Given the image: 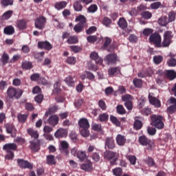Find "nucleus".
<instances>
[{
  "label": "nucleus",
  "instance_id": "1",
  "mask_svg": "<svg viewBox=\"0 0 176 176\" xmlns=\"http://www.w3.org/2000/svg\"><path fill=\"white\" fill-rule=\"evenodd\" d=\"M80 127V133L82 137L85 138L90 135V131H89V129H90V124L89 123V120L87 118H81L78 121V123Z\"/></svg>",
  "mask_w": 176,
  "mask_h": 176
},
{
  "label": "nucleus",
  "instance_id": "2",
  "mask_svg": "<svg viewBox=\"0 0 176 176\" xmlns=\"http://www.w3.org/2000/svg\"><path fill=\"white\" fill-rule=\"evenodd\" d=\"M163 120H164V117L160 115L153 114L151 116V124L158 130H163L164 129Z\"/></svg>",
  "mask_w": 176,
  "mask_h": 176
},
{
  "label": "nucleus",
  "instance_id": "3",
  "mask_svg": "<svg viewBox=\"0 0 176 176\" xmlns=\"http://www.w3.org/2000/svg\"><path fill=\"white\" fill-rule=\"evenodd\" d=\"M76 21H79V23L74 27V31H75L76 34L82 32L83 31V28H86V27H87L86 17L83 15H80L76 17Z\"/></svg>",
  "mask_w": 176,
  "mask_h": 176
},
{
  "label": "nucleus",
  "instance_id": "4",
  "mask_svg": "<svg viewBox=\"0 0 176 176\" xmlns=\"http://www.w3.org/2000/svg\"><path fill=\"white\" fill-rule=\"evenodd\" d=\"M7 96L11 100H13V98L19 100V98L23 96V90L10 87L7 90Z\"/></svg>",
  "mask_w": 176,
  "mask_h": 176
},
{
  "label": "nucleus",
  "instance_id": "5",
  "mask_svg": "<svg viewBox=\"0 0 176 176\" xmlns=\"http://www.w3.org/2000/svg\"><path fill=\"white\" fill-rule=\"evenodd\" d=\"M148 41L150 43H153V45H155L157 47H162V36H160L159 32H155L153 33L150 36Z\"/></svg>",
  "mask_w": 176,
  "mask_h": 176
},
{
  "label": "nucleus",
  "instance_id": "6",
  "mask_svg": "<svg viewBox=\"0 0 176 176\" xmlns=\"http://www.w3.org/2000/svg\"><path fill=\"white\" fill-rule=\"evenodd\" d=\"M173 32L168 30L164 34V40L161 43L162 47H168L171 45V39H173Z\"/></svg>",
  "mask_w": 176,
  "mask_h": 176
},
{
  "label": "nucleus",
  "instance_id": "7",
  "mask_svg": "<svg viewBox=\"0 0 176 176\" xmlns=\"http://www.w3.org/2000/svg\"><path fill=\"white\" fill-rule=\"evenodd\" d=\"M46 17L43 16H40L37 17L34 21V26L37 30H43L46 25Z\"/></svg>",
  "mask_w": 176,
  "mask_h": 176
},
{
  "label": "nucleus",
  "instance_id": "8",
  "mask_svg": "<svg viewBox=\"0 0 176 176\" xmlns=\"http://www.w3.org/2000/svg\"><path fill=\"white\" fill-rule=\"evenodd\" d=\"M139 142L140 145H142L143 146H146V145H148V149H151L152 146H153V142L145 135H142L139 138Z\"/></svg>",
  "mask_w": 176,
  "mask_h": 176
},
{
  "label": "nucleus",
  "instance_id": "9",
  "mask_svg": "<svg viewBox=\"0 0 176 176\" xmlns=\"http://www.w3.org/2000/svg\"><path fill=\"white\" fill-rule=\"evenodd\" d=\"M16 163L20 168H29V170H32L33 168L32 164L30 163V162L24 160L23 159H18L16 160Z\"/></svg>",
  "mask_w": 176,
  "mask_h": 176
},
{
  "label": "nucleus",
  "instance_id": "10",
  "mask_svg": "<svg viewBox=\"0 0 176 176\" xmlns=\"http://www.w3.org/2000/svg\"><path fill=\"white\" fill-rule=\"evenodd\" d=\"M104 61L107 62V64L113 65L119 61V59H118V55L116 54H109L105 56Z\"/></svg>",
  "mask_w": 176,
  "mask_h": 176
},
{
  "label": "nucleus",
  "instance_id": "11",
  "mask_svg": "<svg viewBox=\"0 0 176 176\" xmlns=\"http://www.w3.org/2000/svg\"><path fill=\"white\" fill-rule=\"evenodd\" d=\"M104 159H107V160H112L110 162L111 164H115L116 162H118V158H115V156H116V153L111 151H106L104 153Z\"/></svg>",
  "mask_w": 176,
  "mask_h": 176
},
{
  "label": "nucleus",
  "instance_id": "12",
  "mask_svg": "<svg viewBox=\"0 0 176 176\" xmlns=\"http://www.w3.org/2000/svg\"><path fill=\"white\" fill-rule=\"evenodd\" d=\"M5 128L7 134H10L12 138H16L17 129H16L14 125L12 124H6Z\"/></svg>",
  "mask_w": 176,
  "mask_h": 176
},
{
  "label": "nucleus",
  "instance_id": "13",
  "mask_svg": "<svg viewBox=\"0 0 176 176\" xmlns=\"http://www.w3.org/2000/svg\"><path fill=\"white\" fill-rule=\"evenodd\" d=\"M156 74L158 75L156 78L157 85H162V83H163V80L166 79V72L160 69L156 72Z\"/></svg>",
  "mask_w": 176,
  "mask_h": 176
},
{
  "label": "nucleus",
  "instance_id": "14",
  "mask_svg": "<svg viewBox=\"0 0 176 176\" xmlns=\"http://www.w3.org/2000/svg\"><path fill=\"white\" fill-rule=\"evenodd\" d=\"M38 46L39 49H44L45 50H47L48 52L53 49V45H52L50 43L47 41H38Z\"/></svg>",
  "mask_w": 176,
  "mask_h": 176
},
{
  "label": "nucleus",
  "instance_id": "15",
  "mask_svg": "<svg viewBox=\"0 0 176 176\" xmlns=\"http://www.w3.org/2000/svg\"><path fill=\"white\" fill-rule=\"evenodd\" d=\"M64 82L69 86V87H75L76 77L75 76H68L64 79Z\"/></svg>",
  "mask_w": 176,
  "mask_h": 176
},
{
  "label": "nucleus",
  "instance_id": "16",
  "mask_svg": "<svg viewBox=\"0 0 176 176\" xmlns=\"http://www.w3.org/2000/svg\"><path fill=\"white\" fill-rule=\"evenodd\" d=\"M170 102L173 104L167 108V112L168 113L173 115V113H175L176 112V98L171 97L170 98Z\"/></svg>",
  "mask_w": 176,
  "mask_h": 176
},
{
  "label": "nucleus",
  "instance_id": "17",
  "mask_svg": "<svg viewBox=\"0 0 176 176\" xmlns=\"http://www.w3.org/2000/svg\"><path fill=\"white\" fill-rule=\"evenodd\" d=\"M68 132L65 129L59 128L54 133V137L56 138H65Z\"/></svg>",
  "mask_w": 176,
  "mask_h": 176
},
{
  "label": "nucleus",
  "instance_id": "18",
  "mask_svg": "<svg viewBox=\"0 0 176 176\" xmlns=\"http://www.w3.org/2000/svg\"><path fill=\"white\" fill-rule=\"evenodd\" d=\"M148 100L150 104H151V105H154L155 108H160V107H162L160 100L155 97L151 96V94L148 95Z\"/></svg>",
  "mask_w": 176,
  "mask_h": 176
},
{
  "label": "nucleus",
  "instance_id": "19",
  "mask_svg": "<svg viewBox=\"0 0 176 176\" xmlns=\"http://www.w3.org/2000/svg\"><path fill=\"white\" fill-rule=\"evenodd\" d=\"M3 149L6 151L13 152L14 151H17V144L15 143H8L4 144Z\"/></svg>",
  "mask_w": 176,
  "mask_h": 176
},
{
  "label": "nucleus",
  "instance_id": "20",
  "mask_svg": "<svg viewBox=\"0 0 176 176\" xmlns=\"http://www.w3.org/2000/svg\"><path fill=\"white\" fill-rule=\"evenodd\" d=\"M116 141L119 146H124V144L127 142V139L126 136L118 134L116 138Z\"/></svg>",
  "mask_w": 176,
  "mask_h": 176
},
{
  "label": "nucleus",
  "instance_id": "21",
  "mask_svg": "<svg viewBox=\"0 0 176 176\" xmlns=\"http://www.w3.org/2000/svg\"><path fill=\"white\" fill-rule=\"evenodd\" d=\"M80 168L81 170L89 173L93 170V164L90 161L84 162L80 165Z\"/></svg>",
  "mask_w": 176,
  "mask_h": 176
},
{
  "label": "nucleus",
  "instance_id": "22",
  "mask_svg": "<svg viewBox=\"0 0 176 176\" xmlns=\"http://www.w3.org/2000/svg\"><path fill=\"white\" fill-rule=\"evenodd\" d=\"M105 148H107V149H113L115 148L113 138H107L105 139Z\"/></svg>",
  "mask_w": 176,
  "mask_h": 176
},
{
  "label": "nucleus",
  "instance_id": "23",
  "mask_svg": "<svg viewBox=\"0 0 176 176\" xmlns=\"http://www.w3.org/2000/svg\"><path fill=\"white\" fill-rule=\"evenodd\" d=\"M120 74V67H110L108 69L109 76H116Z\"/></svg>",
  "mask_w": 176,
  "mask_h": 176
},
{
  "label": "nucleus",
  "instance_id": "24",
  "mask_svg": "<svg viewBox=\"0 0 176 176\" xmlns=\"http://www.w3.org/2000/svg\"><path fill=\"white\" fill-rule=\"evenodd\" d=\"M27 132L32 138H34V140H38V138H39V133H38V131H35L32 128H29L27 129Z\"/></svg>",
  "mask_w": 176,
  "mask_h": 176
},
{
  "label": "nucleus",
  "instance_id": "25",
  "mask_svg": "<svg viewBox=\"0 0 176 176\" xmlns=\"http://www.w3.org/2000/svg\"><path fill=\"white\" fill-rule=\"evenodd\" d=\"M21 68L22 69L28 71L29 69H32V68H34V65H32V62L24 60L21 63Z\"/></svg>",
  "mask_w": 176,
  "mask_h": 176
},
{
  "label": "nucleus",
  "instance_id": "26",
  "mask_svg": "<svg viewBox=\"0 0 176 176\" xmlns=\"http://www.w3.org/2000/svg\"><path fill=\"white\" fill-rule=\"evenodd\" d=\"M48 123L51 126H56V124H58V116L56 115L51 116L48 119Z\"/></svg>",
  "mask_w": 176,
  "mask_h": 176
},
{
  "label": "nucleus",
  "instance_id": "27",
  "mask_svg": "<svg viewBox=\"0 0 176 176\" xmlns=\"http://www.w3.org/2000/svg\"><path fill=\"white\" fill-rule=\"evenodd\" d=\"M166 78H168L170 80H174L176 79V72L174 70H168L166 72Z\"/></svg>",
  "mask_w": 176,
  "mask_h": 176
},
{
  "label": "nucleus",
  "instance_id": "28",
  "mask_svg": "<svg viewBox=\"0 0 176 176\" xmlns=\"http://www.w3.org/2000/svg\"><path fill=\"white\" fill-rule=\"evenodd\" d=\"M73 8L75 12H82L83 10V6L79 1H76L73 4Z\"/></svg>",
  "mask_w": 176,
  "mask_h": 176
},
{
  "label": "nucleus",
  "instance_id": "29",
  "mask_svg": "<svg viewBox=\"0 0 176 176\" xmlns=\"http://www.w3.org/2000/svg\"><path fill=\"white\" fill-rule=\"evenodd\" d=\"M168 23V18H167L166 16H161L158 19V24H160V25H162V27H166V25H167Z\"/></svg>",
  "mask_w": 176,
  "mask_h": 176
},
{
  "label": "nucleus",
  "instance_id": "30",
  "mask_svg": "<svg viewBox=\"0 0 176 176\" xmlns=\"http://www.w3.org/2000/svg\"><path fill=\"white\" fill-rule=\"evenodd\" d=\"M60 146L62 151H64L66 155L69 154V151H68V148H69V144H68V142H67V141L60 142Z\"/></svg>",
  "mask_w": 176,
  "mask_h": 176
},
{
  "label": "nucleus",
  "instance_id": "31",
  "mask_svg": "<svg viewBox=\"0 0 176 176\" xmlns=\"http://www.w3.org/2000/svg\"><path fill=\"white\" fill-rule=\"evenodd\" d=\"M67 5H68L67 1H60L55 3V8L57 9V10H61L62 9L67 8Z\"/></svg>",
  "mask_w": 176,
  "mask_h": 176
},
{
  "label": "nucleus",
  "instance_id": "32",
  "mask_svg": "<svg viewBox=\"0 0 176 176\" xmlns=\"http://www.w3.org/2000/svg\"><path fill=\"white\" fill-rule=\"evenodd\" d=\"M16 25L19 30H25V28H27V22H25L24 19L19 20Z\"/></svg>",
  "mask_w": 176,
  "mask_h": 176
},
{
  "label": "nucleus",
  "instance_id": "33",
  "mask_svg": "<svg viewBox=\"0 0 176 176\" xmlns=\"http://www.w3.org/2000/svg\"><path fill=\"white\" fill-rule=\"evenodd\" d=\"M47 164H50L51 166L56 165V158L54 157V155H47Z\"/></svg>",
  "mask_w": 176,
  "mask_h": 176
},
{
  "label": "nucleus",
  "instance_id": "34",
  "mask_svg": "<svg viewBox=\"0 0 176 176\" xmlns=\"http://www.w3.org/2000/svg\"><path fill=\"white\" fill-rule=\"evenodd\" d=\"M6 35H13L14 34V28L12 25L7 26L4 28Z\"/></svg>",
  "mask_w": 176,
  "mask_h": 176
},
{
  "label": "nucleus",
  "instance_id": "35",
  "mask_svg": "<svg viewBox=\"0 0 176 176\" xmlns=\"http://www.w3.org/2000/svg\"><path fill=\"white\" fill-rule=\"evenodd\" d=\"M30 148L33 152H38L41 148L39 147V143L34 141L30 142Z\"/></svg>",
  "mask_w": 176,
  "mask_h": 176
},
{
  "label": "nucleus",
  "instance_id": "36",
  "mask_svg": "<svg viewBox=\"0 0 176 176\" xmlns=\"http://www.w3.org/2000/svg\"><path fill=\"white\" fill-rule=\"evenodd\" d=\"M0 61L2 63V65H6L9 63V55L4 52L0 59Z\"/></svg>",
  "mask_w": 176,
  "mask_h": 176
},
{
  "label": "nucleus",
  "instance_id": "37",
  "mask_svg": "<svg viewBox=\"0 0 176 176\" xmlns=\"http://www.w3.org/2000/svg\"><path fill=\"white\" fill-rule=\"evenodd\" d=\"M29 114H19L17 116L19 122L21 123H25L27 122V119L28 118Z\"/></svg>",
  "mask_w": 176,
  "mask_h": 176
},
{
  "label": "nucleus",
  "instance_id": "38",
  "mask_svg": "<svg viewBox=\"0 0 176 176\" xmlns=\"http://www.w3.org/2000/svg\"><path fill=\"white\" fill-rule=\"evenodd\" d=\"M98 119L102 123L103 122H108V120L109 119V115H108L107 113H103L98 116Z\"/></svg>",
  "mask_w": 176,
  "mask_h": 176
},
{
  "label": "nucleus",
  "instance_id": "39",
  "mask_svg": "<svg viewBox=\"0 0 176 176\" xmlns=\"http://www.w3.org/2000/svg\"><path fill=\"white\" fill-rule=\"evenodd\" d=\"M118 25L122 30H125L127 27V21L124 18H120L118 21Z\"/></svg>",
  "mask_w": 176,
  "mask_h": 176
},
{
  "label": "nucleus",
  "instance_id": "40",
  "mask_svg": "<svg viewBox=\"0 0 176 176\" xmlns=\"http://www.w3.org/2000/svg\"><path fill=\"white\" fill-rule=\"evenodd\" d=\"M133 83L135 87H137L138 89H140V87H142V80L140 78H134Z\"/></svg>",
  "mask_w": 176,
  "mask_h": 176
},
{
  "label": "nucleus",
  "instance_id": "41",
  "mask_svg": "<svg viewBox=\"0 0 176 176\" xmlns=\"http://www.w3.org/2000/svg\"><path fill=\"white\" fill-rule=\"evenodd\" d=\"M78 36H69L67 39V43H69V45L78 43Z\"/></svg>",
  "mask_w": 176,
  "mask_h": 176
},
{
  "label": "nucleus",
  "instance_id": "42",
  "mask_svg": "<svg viewBox=\"0 0 176 176\" xmlns=\"http://www.w3.org/2000/svg\"><path fill=\"white\" fill-rule=\"evenodd\" d=\"M110 120L113 123V124L116 125L117 127H120V125H121L120 121H119L118 120V118L115 117V116H111Z\"/></svg>",
  "mask_w": 176,
  "mask_h": 176
},
{
  "label": "nucleus",
  "instance_id": "43",
  "mask_svg": "<svg viewBox=\"0 0 176 176\" xmlns=\"http://www.w3.org/2000/svg\"><path fill=\"white\" fill-rule=\"evenodd\" d=\"M142 122L138 120H135V122L133 124V128L135 130H141V129H142Z\"/></svg>",
  "mask_w": 176,
  "mask_h": 176
},
{
  "label": "nucleus",
  "instance_id": "44",
  "mask_svg": "<svg viewBox=\"0 0 176 176\" xmlns=\"http://www.w3.org/2000/svg\"><path fill=\"white\" fill-rule=\"evenodd\" d=\"M146 164L148 165L150 167H154L155 166V160H153V158L151 157H148L147 159L144 160Z\"/></svg>",
  "mask_w": 176,
  "mask_h": 176
},
{
  "label": "nucleus",
  "instance_id": "45",
  "mask_svg": "<svg viewBox=\"0 0 176 176\" xmlns=\"http://www.w3.org/2000/svg\"><path fill=\"white\" fill-rule=\"evenodd\" d=\"M40 78H41V74L39 73H34L32 74L30 76V80H32V82H38Z\"/></svg>",
  "mask_w": 176,
  "mask_h": 176
},
{
  "label": "nucleus",
  "instance_id": "46",
  "mask_svg": "<svg viewBox=\"0 0 176 176\" xmlns=\"http://www.w3.org/2000/svg\"><path fill=\"white\" fill-rule=\"evenodd\" d=\"M141 16L143 19H145V20H149V19L152 18V13L149 11H144L142 12Z\"/></svg>",
  "mask_w": 176,
  "mask_h": 176
},
{
  "label": "nucleus",
  "instance_id": "47",
  "mask_svg": "<svg viewBox=\"0 0 176 176\" xmlns=\"http://www.w3.org/2000/svg\"><path fill=\"white\" fill-rule=\"evenodd\" d=\"M97 10H98V7L96 4H92L87 8L89 13H96Z\"/></svg>",
  "mask_w": 176,
  "mask_h": 176
},
{
  "label": "nucleus",
  "instance_id": "48",
  "mask_svg": "<svg viewBox=\"0 0 176 176\" xmlns=\"http://www.w3.org/2000/svg\"><path fill=\"white\" fill-rule=\"evenodd\" d=\"M168 22L173 23V21H175V11H170L168 14Z\"/></svg>",
  "mask_w": 176,
  "mask_h": 176
},
{
  "label": "nucleus",
  "instance_id": "49",
  "mask_svg": "<svg viewBox=\"0 0 176 176\" xmlns=\"http://www.w3.org/2000/svg\"><path fill=\"white\" fill-rule=\"evenodd\" d=\"M65 63L70 65H75V64H76V59L74 56H70L66 59Z\"/></svg>",
  "mask_w": 176,
  "mask_h": 176
},
{
  "label": "nucleus",
  "instance_id": "50",
  "mask_svg": "<svg viewBox=\"0 0 176 176\" xmlns=\"http://www.w3.org/2000/svg\"><path fill=\"white\" fill-rule=\"evenodd\" d=\"M126 159L130 162L131 164L133 166H135V163H137V157L134 155H128Z\"/></svg>",
  "mask_w": 176,
  "mask_h": 176
},
{
  "label": "nucleus",
  "instance_id": "51",
  "mask_svg": "<svg viewBox=\"0 0 176 176\" xmlns=\"http://www.w3.org/2000/svg\"><path fill=\"white\" fill-rule=\"evenodd\" d=\"M77 157L80 160H85L86 159L87 155H86V152L85 151H78L77 152Z\"/></svg>",
  "mask_w": 176,
  "mask_h": 176
},
{
  "label": "nucleus",
  "instance_id": "52",
  "mask_svg": "<svg viewBox=\"0 0 176 176\" xmlns=\"http://www.w3.org/2000/svg\"><path fill=\"white\" fill-rule=\"evenodd\" d=\"M113 174L116 176H122L123 169H122V168H116L113 169Z\"/></svg>",
  "mask_w": 176,
  "mask_h": 176
},
{
  "label": "nucleus",
  "instance_id": "53",
  "mask_svg": "<svg viewBox=\"0 0 176 176\" xmlns=\"http://www.w3.org/2000/svg\"><path fill=\"white\" fill-rule=\"evenodd\" d=\"M116 109L119 115H124L126 113V109H124V107L122 104L118 105Z\"/></svg>",
  "mask_w": 176,
  "mask_h": 176
},
{
  "label": "nucleus",
  "instance_id": "54",
  "mask_svg": "<svg viewBox=\"0 0 176 176\" xmlns=\"http://www.w3.org/2000/svg\"><path fill=\"white\" fill-rule=\"evenodd\" d=\"M56 112H57V107L56 106H54V107L48 109V111H46V113H45V116H49V115L56 113Z\"/></svg>",
  "mask_w": 176,
  "mask_h": 176
},
{
  "label": "nucleus",
  "instance_id": "55",
  "mask_svg": "<svg viewBox=\"0 0 176 176\" xmlns=\"http://www.w3.org/2000/svg\"><path fill=\"white\" fill-rule=\"evenodd\" d=\"M163 61V56H155L153 57V62L157 65L160 64Z\"/></svg>",
  "mask_w": 176,
  "mask_h": 176
},
{
  "label": "nucleus",
  "instance_id": "56",
  "mask_svg": "<svg viewBox=\"0 0 176 176\" xmlns=\"http://www.w3.org/2000/svg\"><path fill=\"white\" fill-rule=\"evenodd\" d=\"M152 34H153V29L145 28L143 30V35H144V36H149V35L151 36Z\"/></svg>",
  "mask_w": 176,
  "mask_h": 176
},
{
  "label": "nucleus",
  "instance_id": "57",
  "mask_svg": "<svg viewBox=\"0 0 176 176\" xmlns=\"http://www.w3.org/2000/svg\"><path fill=\"white\" fill-rule=\"evenodd\" d=\"M12 14H13V11L8 10L3 14V19H4L5 20H9V19L12 17Z\"/></svg>",
  "mask_w": 176,
  "mask_h": 176
},
{
  "label": "nucleus",
  "instance_id": "58",
  "mask_svg": "<svg viewBox=\"0 0 176 176\" xmlns=\"http://www.w3.org/2000/svg\"><path fill=\"white\" fill-rule=\"evenodd\" d=\"M142 114L144 115L145 116H148V115H151L152 113V110L150 108L145 107L141 111Z\"/></svg>",
  "mask_w": 176,
  "mask_h": 176
},
{
  "label": "nucleus",
  "instance_id": "59",
  "mask_svg": "<svg viewBox=\"0 0 176 176\" xmlns=\"http://www.w3.org/2000/svg\"><path fill=\"white\" fill-rule=\"evenodd\" d=\"M98 106L102 109V111H107V104H105V101L100 100L98 101Z\"/></svg>",
  "mask_w": 176,
  "mask_h": 176
},
{
  "label": "nucleus",
  "instance_id": "60",
  "mask_svg": "<svg viewBox=\"0 0 176 176\" xmlns=\"http://www.w3.org/2000/svg\"><path fill=\"white\" fill-rule=\"evenodd\" d=\"M111 43H112V39H111V38H109V37H106L104 38V43L103 44V47L104 49H107V47H108V46H109L111 45Z\"/></svg>",
  "mask_w": 176,
  "mask_h": 176
},
{
  "label": "nucleus",
  "instance_id": "61",
  "mask_svg": "<svg viewBox=\"0 0 176 176\" xmlns=\"http://www.w3.org/2000/svg\"><path fill=\"white\" fill-rule=\"evenodd\" d=\"M61 86V83L59 81H57L54 85V90L58 94L61 91V88H60Z\"/></svg>",
  "mask_w": 176,
  "mask_h": 176
},
{
  "label": "nucleus",
  "instance_id": "62",
  "mask_svg": "<svg viewBox=\"0 0 176 176\" xmlns=\"http://www.w3.org/2000/svg\"><path fill=\"white\" fill-rule=\"evenodd\" d=\"M1 3L3 6H10L13 5V0H1Z\"/></svg>",
  "mask_w": 176,
  "mask_h": 176
},
{
  "label": "nucleus",
  "instance_id": "63",
  "mask_svg": "<svg viewBox=\"0 0 176 176\" xmlns=\"http://www.w3.org/2000/svg\"><path fill=\"white\" fill-rule=\"evenodd\" d=\"M25 109H26V111H29L30 112H31V111H34V104L30 102L25 103Z\"/></svg>",
  "mask_w": 176,
  "mask_h": 176
},
{
  "label": "nucleus",
  "instance_id": "64",
  "mask_svg": "<svg viewBox=\"0 0 176 176\" xmlns=\"http://www.w3.org/2000/svg\"><path fill=\"white\" fill-rule=\"evenodd\" d=\"M7 155H6V159L7 160H13V158L14 157V153L13 151H6Z\"/></svg>",
  "mask_w": 176,
  "mask_h": 176
}]
</instances>
